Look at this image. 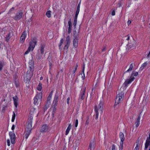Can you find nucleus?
Instances as JSON below:
<instances>
[{"instance_id": "63", "label": "nucleus", "mask_w": 150, "mask_h": 150, "mask_svg": "<svg viewBox=\"0 0 150 150\" xmlns=\"http://www.w3.org/2000/svg\"><path fill=\"white\" fill-rule=\"evenodd\" d=\"M105 47H104L102 50V51L103 52H104V51H105Z\"/></svg>"}, {"instance_id": "25", "label": "nucleus", "mask_w": 150, "mask_h": 150, "mask_svg": "<svg viewBox=\"0 0 150 150\" xmlns=\"http://www.w3.org/2000/svg\"><path fill=\"white\" fill-rule=\"evenodd\" d=\"M133 68V63H132L130 64L129 66V68L125 72V73L126 72H129L130 71H131L132 70Z\"/></svg>"}, {"instance_id": "50", "label": "nucleus", "mask_w": 150, "mask_h": 150, "mask_svg": "<svg viewBox=\"0 0 150 150\" xmlns=\"http://www.w3.org/2000/svg\"><path fill=\"white\" fill-rule=\"evenodd\" d=\"M7 145L8 146H9L10 145V141L9 139H8L7 140Z\"/></svg>"}, {"instance_id": "41", "label": "nucleus", "mask_w": 150, "mask_h": 150, "mask_svg": "<svg viewBox=\"0 0 150 150\" xmlns=\"http://www.w3.org/2000/svg\"><path fill=\"white\" fill-rule=\"evenodd\" d=\"M80 7H79V6H77V9L76 10V14H79V11H80Z\"/></svg>"}, {"instance_id": "61", "label": "nucleus", "mask_w": 150, "mask_h": 150, "mask_svg": "<svg viewBox=\"0 0 150 150\" xmlns=\"http://www.w3.org/2000/svg\"><path fill=\"white\" fill-rule=\"evenodd\" d=\"M131 21L130 20H128L127 22L128 25L130 24L131 23Z\"/></svg>"}, {"instance_id": "45", "label": "nucleus", "mask_w": 150, "mask_h": 150, "mask_svg": "<svg viewBox=\"0 0 150 150\" xmlns=\"http://www.w3.org/2000/svg\"><path fill=\"white\" fill-rule=\"evenodd\" d=\"M78 15V14H75V16L74 18V21H77V16Z\"/></svg>"}, {"instance_id": "35", "label": "nucleus", "mask_w": 150, "mask_h": 150, "mask_svg": "<svg viewBox=\"0 0 150 150\" xmlns=\"http://www.w3.org/2000/svg\"><path fill=\"white\" fill-rule=\"evenodd\" d=\"M4 65V62L0 61V70H1Z\"/></svg>"}, {"instance_id": "30", "label": "nucleus", "mask_w": 150, "mask_h": 150, "mask_svg": "<svg viewBox=\"0 0 150 150\" xmlns=\"http://www.w3.org/2000/svg\"><path fill=\"white\" fill-rule=\"evenodd\" d=\"M42 84L40 83L37 87V89L38 91H41L42 90Z\"/></svg>"}, {"instance_id": "20", "label": "nucleus", "mask_w": 150, "mask_h": 150, "mask_svg": "<svg viewBox=\"0 0 150 150\" xmlns=\"http://www.w3.org/2000/svg\"><path fill=\"white\" fill-rule=\"evenodd\" d=\"M29 70L30 72H29V73L30 74H31L32 75H33V71H34V67L32 64L29 66Z\"/></svg>"}, {"instance_id": "11", "label": "nucleus", "mask_w": 150, "mask_h": 150, "mask_svg": "<svg viewBox=\"0 0 150 150\" xmlns=\"http://www.w3.org/2000/svg\"><path fill=\"white\" fill-rule=\"evenodd\" d=\"M9 135L11 139V143L12 144H13L14 143L15 140L16 138L15 135L12 132H9Z\"/></svg>"}, {"instance_id": "53", "label": "nucleus", "mask_w": 150, "mask_h": 150, "mask_svg": "<svg viewBox=\"0 0 150 150\" xmlns=\"http://www.w3.org/2000/svg\"><path fill=\"white\" fill-rule=\"evenodd\" d=\"M51 99H52V97L48 96L47 98V100L51 101Z\"/></svg>"}, {"instance_id": "16", "label": "nucleus", "mask_w": 150, "mask_h": 150, "mask_svg": "<svg viewBox=\"0 0 150 150\" xmlns=\"http://www.w3.org/2000/svg\"><path fill=\"white\" fill-rule=\"evenodd\" d=\"M26 34L25 31H24L22 33L20 39V41L23 42L25 40L26 37Z\"/></svg>"}, {"instance_id": "1", "label": "nucleus", "mask_w": 150, "mask_h": 150, "mask_svg": "<svg viewBox=\"0 0 150 150\" xmlns=\"http://www.w3.org/2000/svg\"><path fill=\"white\" fill-rule=\"evenodd\" d=\"M42 97V93L40 92L38 93L34 98V103L35 105H38L41 102Z\"/></svg>"}, {"instance_id": "42", "label": "nucleus", "mask_w": 150, "mask_h": 150, "mask_svg": "<svg viewBox=\"0 0 150 150\" xmlns=\"http://www.w3.org/2000/svg\"><path fill=\"white\" fill-rule=\"evenodd\" d=\"M77 67H78V65L77 64H76V66L75 67V68H74V70H73V74H74L75 73V71H76V70L77 69Z\"/></svg>"}, {"instance_id": "58", "label": "nucleus", "mask_w": 150, "mask_h": 150, "mask_svg": "<svg viewBox=\"0 0 150 150\" xmlns=\"http://www.w3.org/2000/svg\"><path fill=\"white\" fill-rule=\"evenodd\" d=\"M88 119L86 121V123L85 124H86V125H88V124L89 123V121L88 120Z\"/></svg>"}, {"instance_id": "27", "label": "nucleus", "mask_w": 150, "mask_h": 150, "mask_svg": "<svg viewBox=\"0 0 150 150\" xmlns=\"http://www.w3.org/2000/svg\"><path fill=\"white\" fill-rule=\"evenodd\" d=\"M138 73L137 72H136L134 71H133L131 74V75L130 77H133V76H136L138 75Z\"/></svg>"}, {"instance_id": "10", "label": "nucleus", "mask_w": 150, "mask_h": 150, "mask_svg": "<svg viewBox=\"0 0 150 150\" xmlns=\"http://www.w3.org/2000/svg\"><path fill=\"white\" fill-rule=\"evenodd\" d=\"M102 106V103H100L98 105V108H97L96 107H95V108L94 109V110L96 112V119H97L98 118V110H101V108Z\"/></svg>"}, {"instance_id": "37", "label": "nucleus", "mask_w": 150, "mask_h": 150, "mask_svg": "<svg viewBox=\"0 0 150 150\" xmlns=\"http://www.w3.org/2000/svg\"><path fill=\"white\" fill-rule=\"evenodd\" d=\"M57 105H52V107L53 108L52 112L55 113L56 110V107Z\"/></svg>"}, {"instance_id": "21", "label": "nucleus", "mask_w": 150, "mask_h": 150, "mask_svg": "<svg viewBox=\"0 0 150 150\" xmlns=\"http://www.w3.org/2000/svg\"><path fill=\"white\" fill-rule=\"evenodd\" d=\"M119 135L121 141H124L125 139V137L123 134L122 132H120L119 133Z\"/></svg>"}, {"instance_id": "46", "label": "nucleus", "mask_w": 150, "mask_h": 150, "mask_svg": "<svg viewBox=\"0 0 150 150\" xmlns=\"http://www.w3.org/2000/svg\"><path fill=\"white\" fill-rule=\"evenodd\" d=\"M51 103V101L47 100V102L46 104L49 106L50 105Z\"/></svg>"}, {"instance_id": "22", "label": "nucleus", "mask_w": 150, "mask_h": 150, "mask_svg": "<svg viewBox=\"0 0 150 150\" xmlns=\"http://www.w3.org/2000/svg\"><path fill=\"white\" fill-rule=\"evenodd\" d=\"M71 127V124H69V126L67 129L66 130V134H65L66 135H67L69 133V131L70 130Z\"/></svg>"}, {"instance_id": "59", "label": "nucleus", "mask_w": 150, "mask_h": 150, "mask_svg": "<svg viewBox=\"0 0 150 150\" xmlns=\"http://www.w3.org/2000/svg\"><path fill=\"white\" fill-rule=\"evenodd\" d=\"M130 39V36L129 35H127V40H129Z\"/></svg>"}, {"instance_id": "38", "label": "nucleus", "mask_w": 150, "mask_h": 150, "mask_svg": "<svg viewBox=\"0 0 150 150\" xmlns=\"http://www.w3.org/2000/svg\"><path fill=\"white\" fill-rule=\"evenodd\" d=\"M31 50V49L30 48V47H28L27 50L25 52L24 54H27Z\"/></svg>"}, {"instance_id": "4", "label": "nucleus", "mask_w": 150, "mask_h": 150, "mask_svg": "<svg viewBox=\"0 0 150 150\" xmlns=\"http://www.w3.org/2000/svg\"><path fill=\"white\" fill-rule=\"evenodd\" d=\"M29 117L28 119V122L27 123L26 127L27 130H29L31 131L32 129V123L33 117L32 115H29Z\"/></svg>"}, {"instance_id": "32", "label": "nucleus", "mask_w": 150, "mask_h": 150, "mask_svg": "<svg viewBox=\"0 0 150 150\" xmlns=\"http://www.w3.org/2000/svg\"><path fill=\"white\" fill-rule=\"evenodd\" d=\"M11 38V36H10V33H9L8 34V35H6V36L5 38L6 41L7 42H8L9 41V39H10Z\"/></svg>"}, {"instance_id": "3", "label": "nucleus", "mask_w": 150, "mask_h": 150, "mask_svg": "<svg viewBox=\"0 0 150 150\" xmlns=\"http://www.w3.org/2000/svg\"><path fill=\"white\" fill-rule=\"evenodd\" d=\"M45 44H41L40 46L39 50H38V52H40V54H39L37 55L36 58L38 59H41L43 54L44 52V48H45Z\"/></svg>"}, {"instance_id": "6", "label": "nucleus", "mask_w": 150, "mask_h": 150, "mask_svg": "<svg viewBox=\"0 0 150 150\" xmlns=\"http://www.w3.org/2000/svg\"><path fill=\"white\" fill-rule=\"evenodd\" d=\"M145 144L144 150H150V134L149 135Z\"/></svg>"}, {"instance_id": "17", "label": "nucleus", "mask_w": 150, "mask_h": 150, "mask_svg": "<svg viewBox=\"0 0 150 150\" xmlns=\"http://www.w3.org/2000/svg\"><path fill=\"white\" fill-rule=\"evenodd\" d=\"M31 131L30 130H27V129H26V134L25 135V138L26 139H27L29 135H30L31 132Z\"/></svg>"}, {"instance_id": "23", "label": "nucleus", "mask_w": 150, "mask_h": 150, "mask_svg": "<svg viewBox=\"0 0 150 150\" xmlns=\"http://www.w3.org/2000/svg\"><path fill=\"white\" fill-rule=\"evenodd\" d=\"M136 146L134 149V150H139V139L136 142Z\"/></svg>"}, {"instance_id": "7", "label": "nucleus", "mask_w": 150, "mask_h": 150, "mask_svg": "<svg viewBox=\"0 0 150 150\" xmlns=\"http://www.w3.org/2000/svg\"><path fill=\"white\" fill-rule=\"evenodd\" d=\"M71 42V41L70 36L68 35L66 38V40L65 42V45L64 48V50H67Z\"/></svg>"}, {"instance_id": "43", "label": "nucleus", "mask_w": 150, "mask_h": 150, "mask_svg": "<svg viewBox=\"0 0 150 150\" xmlns=\"http://www.w3.org/2000/svg\"><path fill=\"white\" fill-rule=\"evenodd\" d=\"M14 83L16 85V86L17 88L19 86V83L16 81H15Z\"/></svg>"}, {"instance_id": "14", "label": "nucleus", "mask_w": 150, "mask_h": 150, "mask_svg": "<svg viewBox=\"0 0 150 150\" xmlns=\"http://www.w3.org/2000/svg\"><path fill=\"white\" fill-rule=\"evenodd\" d=\"M50 129L47 125H44L42 127L40 130L42 132H49Z\"/></svg>"}, {"instance_id": "2", "label": "nucleus", "mask_w": 150, "mask_h": 150, "mask_svg": "<svg viewBox=\"0 0 150 150\" xmlns=\"http://www.w3.org/2000/svg\"><path fill=\"white\" fill-rule=\"evenodd\" d=\"M124 93L123 92L119 93L117 96L114 106L122 101L124 97Z\"/></svg>"}, {"instance_id": "24", "label": "nucleus", "mask_w": 150, "mask_h": 150, "mask_svg": "<svg viewBox=\"0 0 150 150\" xmlns=\"http://www.w3.org/2000/svg\"><path fill=\"white\" fill-rule=\"evenodd\" d=\"M68 33L69 34H70L71 32L72 24L70 23H68Z\"/></svg>"}, {"instance_id": "29", "label": "nucleus", "mask_w": 150, "mask_h": 150, "mask_svg": "<svg viewBox=\"0 0 150 150\" xmlns=\"http://www.w3.org/2000/svg\"><path fill=\"white\" fill-rule=\"evenodd\" d=\"M94 146V144L93 143V141H91L90 143L88 149V150H91V147H93Z\"/></svg>"}, {"instance_id": "60", "label": "nucleus", "mask_w": 150, "mask_h": 150, "mask_svg": "<svg viewBox=\"0 0 150 150\" xmlns=\"http://www.w3.org/2000/svg\"><path fill=\"white\" fill-rule=\"evenodd\" d=\"M150 50L149 53L147 55V57L148 58H149L150 57Z\"/></svg>"}, {"instance_id": "28", "label": "nucleus", "mask_w": 150, "mask_h": 150, "mask_svg": "<svg viewBox=\"0 0 150 150\" xmlns=\"http://www.w3.org/2000/svg\"><path fill=\"white\" fill-rule=\"evenodd\" d=\"M148 63L147 62H146L144 63L141 67L140 69L142 70L146 66L147 64Z\"/></svg>"}, {"instance_id": "57", "label": "nucleus", "mask_w": 150, "mask_h": 150, "mask_svg": "<svg viewBox=\"0 0 150 150\" xmlns=\"http://www.w3.org/2000/svg\"><path fill=\"white\" fill-rule=\"evenodd\" d=\"M15 128V125H13L12 126V127H11V129L12 130H13Z\"/></svg>"}, {"instance_id": "36", "label": "nucleus", "mask_w": 150, "mask_h": 150, "mask_svg": "<svg viewBox=\"0 0 150 150\" xmlns=\"http://www.w3.org/2000/svg\"><path fill=\"white\" fill-rule=\"evenodd\" d=\"M16 117V115L15 112H13V115H12V118L11 120V121L12 122H13L14 121L15 118Z\"/></svg>"}, {"instance_id": "18", "label": "nucleus", "mask_w": 150, "mask_h": 150, "mask_svg": "<svg viewBox=\"0 0 150 150\" xmlns=\"http://www.w3.org/2000/svg\"><path fill=\"white\" fill-rule=\"evenodd\" d=\"M140 118V115H139V116H138L137 120H136V122H135V124L136 125L135 126L136 127H138L139 125Z\"/></svg>"}, {"instance_id": "52", "label": "nucleus", "mask_w": 150, "mask_h": 150, "mask_svg": "<svg viewBox=\"0 0 150 150\" xmlns=\"http://www.w3.org/2000/svg\"><path fill=\"white\" fill-rule=\"evenodd\" d=\"M112 150H115V146L114 144L112 145Z\"/></svg>"}, {"instance_id": "44", "label": "nucleus", "mask_w": 150, "mask_h": 150, "mask_svg": "<svg viewBox=\"0 0 150 150\" xmlns=\"http://www.w3.org/2000/svg\"><path fill=\"white\" fill-rule=\"evenodd\" d=\"M77 23V21H74L73 23V25L74 27L75 28L76 27V25Z\"/></svg>"}, {"instance_id": "13", "label": "nucleus", "mask_w": 150, "mask_h": 150, "mask_svg": "<svg viewBox=\"0 0 150 150\" xmlns=\"http://www.w3.org/2000/svg\"><path fill=\"white\" fill-rule=\"evenodd\" d=\"M135 45V42L133 40L130 43L129 42L128 44H127L126 49L127 50H129L132 49L134 47Z\"/></svg>"}, {"instance_id": "19", "label": "nucleus", "mask_w": 150, "mask_h": 150, "mask_svg": "<svg viewBox=\"0 0 150 150\" xmlns=\"http://www.w3.org/2000/svg\"><path fill=\"white\" fill-rule=\"evenodd\" d=\"M85 65L84 64L83 67V68H82V73L81 74V75H82L81 77L83 79H84L85 78V74H84V71L85 67Z\"/></svg>"}, {"instance_id": "49", "label": "nucleus", "mask_w": 150, "mask_h": 150, "mask_svg": "<svg viewBox=\"0 0 150 150\" xmlns=\"http://www.w3.org/2000/svg\"><path fill=\"white\" fill-rule=\"evenodd\" d=\"M123 141H121V142H120V146L123 147Z\"/></svg>"}, {"instance_id": "64", "label": "nucleus", "mask_w": 150, "mask_h": 150, "mask_svg": "<svg viewBox=\"0 0 150 150\" xmlns=\"http://www.w3.org/2000/svg\"><path fill=\"white\" fill-rule=\"evenodd\" d=\"M55 113H54V112H52V117H54V114Z\"/></svg>"}, {"instance_id": "40", "label": "nucleus", "mask_w": 150, "mask_h": 150, "mask_svg": "<svg viewBox=\"0 0 150 150\" xmlns=\"http://www.w3.org/2000/svg\"><path fill=\"white\" fill-rule=\"evenodd\" d=\"M54 99L59 100V96L57 93L55 94Z\"/></svg>"}, {"instance_id": "26", "label": "nucleus", "mask_w": 150, "mask_h": 150, "mask_svg": "<svg viewBox=\"0 0 150 150\" xmlns=\"http://www.w3.org/2000/svg\"><path fill=\"white\" fill-rule=\"evenodd\" d=\"M64 42V40L63 38H62L60 40V43L59 45V49L60 50H62V48H61V46L62 45L63 42Z\"/></svg>"}, {"instance_id": "47", "label": "nucleus", "mask_w": 150, "mask_h": 150, "mask_svg": "<svg viewBox=\"0 0 150 150\" xmlns=\"http://www.w3.org/2000/svg\"><path fill=\"white\" fill-rule=\"evenodd\" d=\"M78 120L77 119H76V121H75V126L76 127H77V126H78Z\"/></svg>"}, {"instance_id": "39", "label": "nucleus", "mask_w": 150, "mask_h": 150, "mask_svg": "<svg viewBox=\"0 0 150 150\" xmlns=\"http://www.w3.org/2000/svg\"><path fill=\"white\" fill-rule=\"evenodd\" d=\"M49 106H49L45 104V106H44V107L43 109H44V110L45 111L48 108H49Z\"/></svg>"}, {"instance_id": "15", "label": "nucleus", "mask_w": 150, "mask_h": 150, "mask_svg": "<svg viewBox=\"0 0 150 150\" xmlns=\"http://www.w3.org/2000/svg\"><path fill=\"white\" fill-rule=\"evenodd\" d=\"M13 99L14 101V104L16 108L17 107L18 104V98L17 96H16L13 97Z\"/></svg>"}, {"instance_id": "9", "label": "nucleus", "mask_w": 150, "mask_h": 150, "mask_svg": "<svg viewBox=\"0 0 150 150\" xmlns=\"http://www.w3.org/2000/svg\"><path fill=\"white\" fill-rule=\"evenodd\" d=\"M73 36L74 37V39L73 41V46L75 48H76L78 46V37L75 35L74 32Z\"/></svg>"}, {"instance_id": "5", "label": "nucleus", "mask_w": 150, "mask_h": 150, "mask_svg": "<svg viewBox=\"0 0 150 150\" xmlns=\"http://www.w3.org/2000/svg\"><path fill=\"white\" fill-rule=\"evenodd\" d=\"M37 40H38L36 37H34L32 39L30 42L29 47H30L31 49L32 48L33 50L37 44Z\"/></svg>"}, {"instance_id": "31", "label": "nucleus", "mask_w": 150, "mask_h": 150, "mask_svg": "<svg viewBox=\"0 0 150 150\" xmlns=\"http://www.w3.org/2000/svg\"><path fill=\"white\" fill-rule=\"evenodd\" d=\"M85 89L82 92V93L81 95V99L82 100H83L85 98Z\"/></svg>"}, {"instance_id": "55", "label": "nucleus", "mask_w": 150, "mask_h": 150, "mask_svg": "<svg viewBox=\"0 0 150 150\" xmlns=\"http://www.w3.org/2000/svg\"><path fill=\"white\" fill-rule=\"evenodd\" d=\"M115 15V10H113L112 13V15L114 16Z\"/></svg>"}, {"instance_id": "12", "label": "nucleus", "mask_w": 150, "mask_h": 150, "mask_svg": "<svg viewBox=\"0 0 150 150\" xmlns=\"http://www.w3.org/2000/svg\"><path fill=\"white\" fill-rule=\"evenodd\" d=\"M134 79L135 78L134 77H130L129 79L126 80L124 83L123 85L125 87H127V85L131 83Z\"/></svg>"}, {"instance_id": "48", "label": "nucleus", "mask_w": 150, "mask_h": 150, "mask_svg": "<svg viewBox=\"0 0 150 150\" xmlns=\"http://www.w3.org/2000/svg\"><path fill=\"white\" fill-rule=\"evenodd\" d=\"M14 7H12L9 10V11H8V13H11L12 11L13 10H14Z\"/></svg>"}, {"instance_id": "34", "label": "nucleus", "mask_w": 150, "mask_h": 150, "mask_svg": "<svg viewBox=\"0 0 150 150\" xmlns=\"http://www.w3.org/2000/svg\"><path fill=\"white\" fill-rule=\"evenodd\" d=\"M59 100L54 99L53 101L52 105H57V102Z\"/></svg>"}, {"instance_id": "56", "label": "nucleus", "mask_w": 150, "mask_h": 150, "mask_svg": "<svg viewBox=\"0 0 150 150\" xmlns=\"http://www.w3.org/2000/svg\"><path fill=\"white\" fill-rule=\"evenodd\" d=\"M71 18H70L69 19V20L68 22V23H70V24H71Z\"/></svg>"}, {"instance_id": "33", "label": "nucleus", "mask_w": 150, "mask_h": 150, "mask_svg": "<svg viewBox=\"0 0 150 150\" xmlns=\"http://www.w3.org/2000/svg\"><path fill=\"white\" fill-rule=\"evenodd\" d=\"M51 11H48L46 12V15L48 17L50 18L51 17Z\"/></svg>"}, {"instance_id": "54", "label": "nucleus", "mask_w": 150, "mask_h": 150, "mask_svg": "<svg viewBox=\"0 0 150 150\" xmlns=\"http://www.w3.org/2000/svg\"><path fill=\"white\" fill-rule=\"evenodd\" d=\"M52 93H53V91H51L50 93L49 94V95L48 96L52 97Z\"/></svg>"}, {"instance_id": "62", "label": "nucleus", "mask_w": 150, "mask_h": 150, "mask_svg": "<svg viewBox=\"0 0 150 150\" xmlns=\"http://www.w3.org/2000/svg\"><path fill=\"white\" fill-rule=\"evenodd\" d=\"M123 147H121V146H119V150H122V149H123Z\"/></svg>"}, {"instance_id": "8", "label": "nucleus", "mask_w": 150, "mask_h": 150, "mask_svg": "<svg viewBox=\"0 0 150 150\" xmlns=\"http://www.w3.org/2000/svg\"><path fill=\"white\" fill-rule=\"evenodd\" d=\"M23 14V13L22 12L19 11L16 13L13 18L16 21L20 20L22 18Z\"/></svg>"}, {"instance_id": "51", "label": "nucleus", "mask_w": 150, "mask_h": 150, "mask_svg": "<svg viewBox=\"0 0 150 150\" xmlns=\"http://www.w3.org/2000/svg\"><path fill=\"white\" fill-rule=\"evenodd\" d=\"M70 99V98L69 97H68L67 99V103L68 105L69 104V102Z\"/></svg>"}]
</instances>
